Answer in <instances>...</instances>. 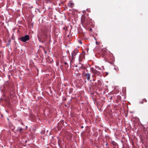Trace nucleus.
Returning a JSON list of instances; mask_svg holds the SVG:
<instances>
[{"instance_id":"13","label":"nucleus","mask_w":148,"mask_h":148,"mask_svg":"<svg viewBox=\"0 0 148 148\" xmlns=\"http://www.w3.org/2000/svg\"><path fill=\"white\" fill-rule=\"evenodd\" d=\"M95 67H96V68H98L99 69L101 70V68L99 67L98 66H96Z\"/></svg>"},{"instance_id":"15","label":"nucleus","mask_w":148,"mask_h":148,"mask_svg":"<svg viewBox=\"0 0 148 148\" xmlns=\"http://www.w3.org/2000/svg\"><path fill=\"white\" fill-rule=\"evenodd\" d=\"M143 102H144L143 101H142L140 102V103H142V104H143Z\"/></svg>"},{"instance_id":"16","label":"nucleus","mask_w":148,"mask_h":148,"mask_svg":"<svg viewBox=\"0 0 148 148\" xmlns=\"http://www.w3.org/2000/svg\"><path fill=\"white\" fill-rule=\"evenodd\" d=\"M79 42L80 43H81V44H82V42H81V41H79Z\"/></svg>"},{"instance_id":"23","label":"nucleus","mask_w":148,"mask_h":148,"mask_svg":"<svg viewBox=\"0 0 148 148\" xmlns=\"http://www.w3.org/2000/svg\"><path fill=\"white\" fill-rule=\"evenodd\" d=\"M77 65H76V67H77Z\"/></svg>"},{"instance_id":"8","label":"nucleus","mask_w":148,"mask_h":148,"mask_svg":"<svg viewBox=\"0 0 148 148\" xmlns=\"http://www.w3.org/2000/svg\"><path fill=\"white\" fill-rule=\"evenodd\" d=\"M23 130V129L22 128L20 127H18L16 131H18L19 132H21Z\"/></svg>"},{"instance_id":"7","label":"nucleus","mask_w":148,"mask_h":148,"mask_svg":"<svg viewBox=\"0 0 148 148\" xmlns=\"http://www.w3.org/2000/svg\"><path fill=\"white\" fill-rule=\"evenodd\" d=\"M74 5V3L71 2H69L68 4V6L70 8H72Z\"/></svg>"},{"instance_id":"3","label":"nucleus","mask_w":148,"mask_h":148,"mask_svg":"<svg viewBox=\"0 0 148 148\" xmlns=\"http://www.w3.org/2000/svg\"><path fill=\"white\" fill-rule=\"evenodd\" d=\"M81 23L83 24L86 25H88L89 23V21L88 18H87L84 16H82L81 18Z\"/></svg>"},{"instance_id":"1","label":"nucleus","mask_w":148,"mask_h":148,"mask_svg":"<svg viewBox=\"0 0 148 148\" xmlns=\"http://www.w3.org/2000/svg\"><path fill=\"white\" fill-rule=\"evenodd\" d=\"M48 31L46 29L42 30L39 35L38 36V38L40 42H44L47 40L48 36Z\"/></svg>"},{"instance_id":"10","label":"nucleus","mask_w":148,"mask_h":148,"mask_svg":"<svg viewBox=\"0 0 148 148\" xmlns=\"http://www.w3.org/2000/svg\"><path fill=\"white\" fill-rule=\"evenodd\" d=\"M80 68L83 69H86V67L83 66V65H82V66L80 67Z\"/></svg>"},{"instance_id":"17","label":"nucleus","mask_w":148,"mask_h":148,"mask_svg":"<svg viewBox=\"0 0 148 148\" xmlns=\"http://www.w3.org/2000/svg\"><path fill=\"white\" fill-rule=\"evenodd\" d=\"M64 64H65V65H66V64H67V63L66 62H65L64 63Z\"/></svg>"},{"instance_id":"20","label":"nucleus","mask_w":148,"mask_h":148,"mask_svg":"<svg viewBox=\"0 0 148 148\" xmlns=\"http://www.w3.org/2000/svg\"><path fill=\"white\" fill-rule=\"evenodd\" d=\"M81 128H83V126H82L81 127Z\"/></svg>"},{"instance_id":"6","label":"nucleus","mask_w":148,"mask_h":148,"mask_svg":"<svg viewBox=\"0 0 148 148\" xmlns=\"http://www.w3.org/2000/svg\"><path fill=\"white\" fill-rule=\"evenodd\" d=\"M83 74H84V77L86 78L87 80H89L90 79V74L85 73H83Z\"/></svg>"},{"instance_id":"19","label":"nucleus","mask_w":148,"mask_h":148,"mask_svg":"<svg viewBox=\"0 0 148 148\" xmlns=\"http://www.w3.org/2000/svg\"><path fill=\"white\" fill-rule=\"evenodd\" d=\"M96 44H97L98 43L97 42H96Z\"/></svg>"},{"instance_id":"11","label":"nucleus","mask_w":148,"mask_h":148,"mask_svg":"<svg viewBox=\"0 0 148 148\" xmlns=\"http://www.w3.org/2000/svg\"><path fill=\"white\" fill-rule=\"evenodd\" d=\"M63 29L64 30H66V31H67V27H63Z\"/></svg>"},{"instance_id":"21","label":"nucleus","mask_w":148,"mask_h":148,"mask_svg":"<svg viewBox=\"0 0 148 148\" xmlns=\"http://www.w3.org/2000/svg\"><path fill=\"white\" fill-rule=\"evenodd\" d=\"M66 100V99H65V100Z\"/></svg>"},{"instance_id":"22","label":"nucleus","mask_w":148,"mask_h":148,"mask_svg":"<svg viewBox=\"0 0 148 148\" xmlns=\"http://www.w3.org/2000/svg\"><path fill=\"white\" fill-rule=\"evenodd\" d=\"M90 29V30H91L92 29L91 28Z\"/></svg>"},{"instance_id":"5","label":"nucleus","mask_w":148,"mask_h":148,"mask_svg":"<svg viewBox=\"0 0 148 148\" xmlns=\"http://www.w3.org/2000/svg\"><path fill=\"white\" fill-rule=\"evenodd\" d=\"M90 70L91 72L96 75L100 76L101 75L100 72L97 71L93 67L90 68Z\"/></svg>"},{"instance_id":"24","label":"nucleus","mask_w":148,"mask_h":148,"mask_svg":"<svg viewBox=\"0 0 148 148\" xmlns=\"http://www.w3.org/2000/svg\"><path fill=\"white\" fill-rule=\"evenodd\" d=\"M65 106H66V105H65Z\"/></svg>"},{"instance_id":"4","label":"nucleus","mask_w":148,"mask_h":148,"mask_svg":"<svg viewBox=\"0 0 148 148\" xmlns=\"http://www.w3.org/2000/svg\"><path fill=\"white\" fill-rule=\"evenodd\" d=\"M30 39V37L29 35H26L22 37L19 38V40L23 42H25L27 41L28 40Z\"/></svg>"},{"instance_id":"18","label":"nucleus","mask_w":148,"mask_h":148,"mask_svg":"<svg viewBox=\"0 0 148 148\" xmlns=\"http://www.w3.org/2000/svg\"><path fill=\"white\" fill-rule=\"evenodd\" d=\"M106 73V75H108V73H107H107Z\"/></svg>"},{"instance_id":"9","label":"nucleus","mask_w":148,"mask_h":148,"mask_svg":"<svg viewBox=\"0 0 148 148\" xmlns=\"http://www.w3.org/2000/svg\"><path fill=\"white\" fill-rule=\"evenodd\" d=\"M82 57V56L80 55V56H79V61H82V58H81Z\"/></svg>"},{"instance_id":"12","label":"nucleus","mask_w":148,"mask_h":148,"mask_svg":"<svg viewBox=\"0 0 148 148\" xmlns=\"http://www.w3.org/2000/svg\"><path fill=\"white\" fill-rule=\"evenodd\" d=\"M143 102L144 101L145 102H146L147 101V100L145 99H143Z\"/></svg>"},{"instance_id":"14","label":"nucleus","mask_w":148,"mask_h":148,"mask_svg":"<svg viewBox=\"0 0 148 148\" xmlns=\"http://www.w3.org/2000/svg\"><path fill=\"white\" fill-rule=\"evenodd\" d=\"M105 57H106V58H107V60H110V58H108L106 56H105Z\"/></svg>"},{"instance_id":"2","label":"nucleus","mask_w":148,"mask_h":148,"mask_svg":"<svg viewBox=\"0 0 148 148\" xmlns=\"http://www.w3.org/2000/svg\"><path fill=\"white\" fill-rule=\"evenodd\" d=\"M78 52V50L77 49H75L72 51L71 53V59L70 61L71 63H73V61L75 58L77 53Z\"/></svg>"}]
</instances>
